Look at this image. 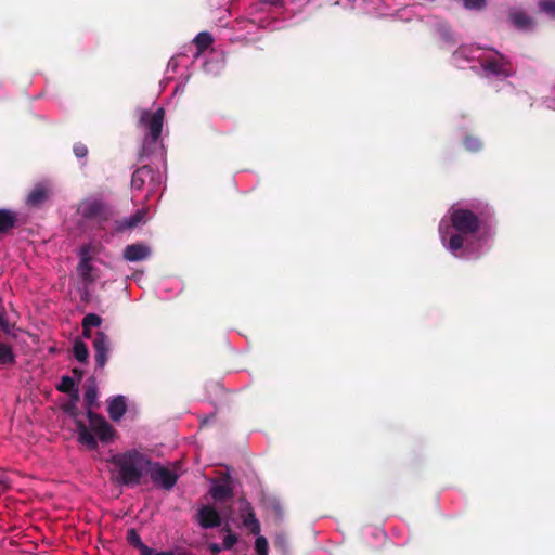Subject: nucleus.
<instances>
[{
	"mask_svg": "<svg viewBox=\"0 0 555 555\" xmlns=\"http://www.w3.org/2000/svg\"><path fill=\"white\" fill-rule=\"evenodd\" d=\"M50 191L42 184H37L28 194L26 204L33 208H40L49 198Z\"/></svg>",
	"mask_w": 555,
	"mask_h": 555,
	"instance_id": "dca6fc26",
	"label": "nucleus"
},
{
	"mask_svg": "<svg viewBox=\"0 0 555 555\" xmlns=\"http://www.w3.org/2000/svg\"><path fill=\"white\" fill-rule=\"evenodd\" d=\"M162 183V175L157 169L149 165H143L134 170L131 178L132 191L142 192L144 189L147 191V197L155 194Z\"/></svg>",
	"mask_w": 555,
	"mask_h": 555,
	"instance_id": "39448f33",
	"label": "nucleus"
},
{
	"mask_svg": "<svg viewBox=\"0 0 555 555\" xmlns=\"http://www.w3.org/2000/svg\"><path fill=\"white\" fill-rule=\"evenodd\" d=\"M0 330H2L5 333L10 332L9 322H8L7 318H5V312L4 311H0Z\"/></svg>",
	"mask_w": 555,
	"mask_h": 555,
	"instance_id": "c9c22d12",
	"label": "nucleus"
},
{
	"mask_svg": "<svg viewBox=\"0 0 555 555\" xmlns=\"http://www.w3.org/2000/svg\"><path fill=\"white\" fill-rule=\"evenodd\" d=\"M76 387L75 380L70 376H63L61 383L56 386V389L63 393L73 391Z\"/></svg>",
	"mask_w": 555,
	"mask_h": 555,
	"instance_id": "cd10ccee",
	"label": "nucleus"
},
{
	"mask_svg": "<svg viewBox=\"0 0 555 555\" xmlns=\"http://www.w3.org/2000/svg\"><path fill=\"white\" fill-rule=\"evenodd\" d=\"M73 352L77 361L81 363H86L88 361L89 350L88 346L83 341L76 340L73 347Z\"/></svg>",
	"mask_w": 555,
	"mask_h": 555,
	"instance_id": "5701e85b",
	"label": "nucleus"
},
{
	"mask_svg": "<svg viewBox=\"0 0 555 555\" xmlns=\"http://www.w3.org/2000/svg\"><path fill=\"white\" fill-rule=\"evenodd\" d=\"M165 118V109L159 107L153 114L149 112H144L141 117V122L144 124L147 128V133L144 138L142 149L140 152L141 157L149 156L153 154L158 147L160 134L163 131Z\"/></svg>",
	"mask_w": 555,
	"mask_h": 555,
	"instance_id": "7ed1b4c3",
	"label": "nucleus"
},
{
	"mask_svg": "<svg viewBox=\"0 0 555 555\" xmlns=\"http://www.w3.org/2000/svg\"><path fill=\"white\" fill-rule=\"evenodd\" d=\"M15 362V356L12 348L4 343H0V364H12Z\"/></svg>",
	"mask_w": 555,
	"mask_h": 555,
	"instance_id": "a878e982",
	"label": "nucleus"
},
{
	"mask_svg": "<svg viewBox=\"0 0 555 555\" xmlns=\"http://www.w3.org/2000/svg\"><path fill=\"white\" fill-rule=\"evenodd\" d=\"M68 396H69V401L68 402H73V403H76L79 401V391H78V388H75L73 391L70 392H66Z\"/></svg>",
	"mask_w": 555,
	"mask_h": 555,
	"instance_id": "4c0bfd02",
	"label": "nucleus"
},
{
	"mask_svg": "<svg viewBox=\"0 0 555 555\" xmlns=\"http://www.w3.org/2000/svg\"><path fill=\"white\" fill-rule=\"evenodd\" d=\"M223 531H227L228 534L223 538L222 546L224 550H231L237 543V535L231 531L229 526L223 528Z\"/></svg>",
	"mask_w": 555,
	"mask_h": 555,
	"instance_id": "c756f323",
	"label": "nucleus"
},
{
	"mask_svg": "<svg viewBox=\"0 0 555 555\" xmlns=\"http://www.w3.org/2000/svg\"><path fill=\"white\" fill-rule=\"evenodd\" d=\"M96 397H98L96 386L94 384L89 385L86 388L85 393H83L85 404H86L88 411H92V408L96 403Z\"/></svg>",
	"mask_w": 555,
	"mask_h": 555,
	"instance_id": "393cba45",
	"label": "nucleus"
},
{
	"mask_svg": "<svg viewBox=\"0 0 555 555\" xmlns=\"http://www.w3.org/2000/svg\"><path fill=\"white\" fill-rule=\"evenodd\" d=\"M126 540L131 546L137 548L141 555L151 554V547L142 542L138 531L134 528H131L127 531Z\"/></svg>",
	"mask_w": 555,
	"mask_h": 555,
	"instance_id": "412c9836",
	"label": "nucleus"
},
{
	"mask_svg": "<svg viewBox=\"0 0 555 555\" xmlns=\"http://www.w3.org/2000/svg\"><path fill=\"white\" fill-rule=\"evenodd\" d=\"M82 336L87 339H90L92 337L91 328L82 327Z\"/></svg>",
	"mask_w": 555,
	"mask_h": 555,
	"instance_id": "ea45409f",
	"label": "nucleus"
},
{
	"mask_svg": "<svg viewBox=\"0 0 555 555\" xmlns=\"http://www.w3.org/2000/svg\"><path fill=\"white\" fill-rule=\"evenodd\" d=\"M464 147L472 153L479 152L482 149V142L478 137L466 135L463 140Z\"/></svg>",
	"mask_w": 555,
	"mask_h": 555,
	"instance_id": "bb28decb",
	"label": "nucleus"
},
{
	"mask_svg": "<svg viewBox=\"0 0 555 555\" xmlns=\"http://www.w3.org/2000/svg\"><path fill=\"white\" fill-rule=\"evenodd\" d=\"M214 42L212 36L207 31L199 33L195 39L194 43L199 52H204L209 46Z\"/></svg>",
	"mask_w": 555,
	"mask_h": 555,
	"instance_id": "b1692460",
	"label": "nucleus"
},
{
	"mask_svg": "<svg viewBox=\"0 0 555 555\" xmlns=\"http://www.w3.org/2000/svg\"><path fill=\"white\" fill-rule=\"evenodd\" d=\"M196 520L204 529L217 528L222 522L219 512L210 505H203L198 508L196 513Z\"/></svg>",
	"mask_w": 555,
	"mask_h": 555,
	"instance_id": "9b49d317",
	"label": "nucleus"
},
{
	"mask_svg": "<svg viewBox=\"0 0 555 555\" xmlns=\"http://www.w3.org/2000/svg\"><path fill=\"white\" fill-rule=\"evenodd\" d=\"M126 410L127 405L124 396H116L109 400L107 411L111 420L119 421L126 413Z\"/></svg>",
	"mask_w": 555,
	"mask_h": 555,
	"instance_id": "a211bd4d",
	"label": "nucleus"
},
{
	"mask_svg": "<svg viewBox=\"0 0 555 555\" xmlns=\"http://www.w3.org/2000/svg\"><path fill=\"white\" fill-rule=\"evenodd\" d=\"M208 548L212 555H219L221 551L224 550L223 546L218 543L209 544Z\"/></svg>",
	"mask_w": 555,
	"mask_h": 555,
	"instance_id": "e433bc0d",
	"label": "nucleus"
},
{
	"mask_svg": "<svg viewBox=\"0 0 555 555\" xmlns=\"http://www.w3.org/2000/svg\"><path fill=\"white\" fill-rule=\"evenodd\" d=\"M508 20L519 30H532L535 26V21L524 11L511 12Z\"/></svg>",
	"mask_w": 555,
	"mask_h": 555,
	"instance_id": "f3484780",
	"label": "nucleus"
},
{
	"mask_svg": "<svg viewBox=\"0 0 555 555\" xmlns=\"http://www.w3.org/2000/svg\"><path fill=\"white\" fill-rule=\"evenodd\" d=\"M538 5L540 11L555 16V0H539Z\"/></svg>",
	"mask_w": 555,
	"mask_h": 555,
	"instance_id": "2f4dec72",
	"label": "nucleus"
},
{
	"mask_svg": "<svg viewBox=\"0 0 555 555\" xmlns=\"http://www.w3.org/2000/svg\"><path fill=\"white\" fill-rule=\"evenodd\" d=\"M78 214L86 220L103 228L114 217L113 207L101 198L83 199L78 206Z\"/></svg>",
	"mask_w": 555,
	"mask_h": 555,
	"instance_id": "20e7f679",
	"label": "nucleus"
},
{
	"mask_svg": "<svg viewBox=\"0 0 555 555\" xmlns=\"http://www.w3.org/2000/svg\"><path fill=\"white\" fill-rule=\"evenodd\" d=\"M463 4L468 10H482L486 4L487 0H463Z\"/></svg>",
	"mask_w": 555,
	"mask_h": 555,
	"instance_id": "473e14b6",
	"label": "nucleus"
},
{
	"mask_svg": "<svg viewBox=\"0 0 555 555\" xmlns=\"http://www.w3.org/2000/svg\"><path fill=\"white\" fill-rule=\"evenodd\" d=\"M92 270H93V267L90 263V257L88 256V248L86 246H83L81 248V259L78 263L77 271L85 282L91 283V282H93V278L91 275Z\"/></svg>",
	"mask_w": 555,
	"mask_h": 555,
	"instance_id": "6ab92c4d",
	"label": "nucleus"
},
{
	"mask_svg": "<svg viewBox=\"0 0 555 555\" xmlns=\"http://www.w3.org/2000/svg\"><path fill=\"white\" fill-rule=\"evenodd\" d=\"M480 65L486 72L496 77H508L512 74L509 61L499 52H495V55L482 59Z\"/></svg>",
	"mask_w": 555,
	"mask_h": 555,
	"instance_id": "0eeeda50",
	"label": "nucleus"
},
{
	"mask_svg": "<svg viewBox=\"0 0 555 555\" xmlns=\"http://www.w3.org/2000/svg\"><path fill=\"white\" fill-rule=\"evenodd\" d=\"M87 416L90 423V433L93 431L100 441L108 443L115 436L114 427L101 415L87 411Z\"/></svg>",
	"mask_w": 555,
	"mask_h": 555,
	"instance_id": "6e6552de",
	"label": "nucleus"
},
{
	"mask_svg": "<svg viewBox=\"0 0 555 555\" xmlns=\"http://www.w3.org/2000/svg\"><path fill=\"white\" fill-rule=\"evenodd\" d=\"M62 410L70 417L75 418L78 441L87 446L90 450H95L98 448L96 438L92 433H90L89 428L83 423V421L77 418L79 415L77 404L73 402H67L63 404Z\"/></svg>",
	"mask_w": 555,
	"mask_h": 555,
	"instance_id": "423d86ee",
	"label": "nucleus"
},
{
	"mask_svg": "<svg viewBox=\"0 0 555 555\" xmlns=\"http://www.w3.org/2000/svg\"><path fill=\"white\" fill-rule=\"evenodd\" d=\"M96 367L103 369L108 360L111 341L104 332H96L92 341Z\"/></svg>",
	"mask_w": 555,
	"mask_h": 555,
	"instance_id": "9d476101",
	"label": "nucleus"
},
{
	"mask_svg": "<svg viewBox=\"0 0 555 555\" xmlns=\"http://www.w3.org/2000/svg\"><path fill=\"white\" fill-rule=\"evenodd\" d=\"M263 3H269V4H279L281 2V0H261Z\"/></svg>",
	"mask_w": 555,
	"mask_h": 555,
	"instance_id": "79ce46f5",
	"label": "nucleus"
},
{
	"mask_svg": "<svg viewBox=\"0 0 555 555\" xmlns=\"http://www.w3.org/2000/svg\"><path fill=\"white\" fill-rule=\"evenodd\" d=\"M150 555H173V552L172 551H167V552L156 553L153 548H151V554Z\"/></svg>",
	"mask_w": 555,
	"mask_h": 555,
	"instance_id": "a19ab883",
	"label": "nucleus"
},
{
	"mask_svg": "<svg viewBox=\"0 0 555 555\" xmlns=\"http://www.w3.org/2000/svg\"><path fill=\"white\" fill-rule=\"evenodd\" d=\"M267 514L275 521L282 522L285 516L284 506L275 496H264L261 501Z\"/></svg>",
	"mask_w": 555,
	"mask_h": 555,
	"instance_id": "ddd939ff",
	"label": "nucleus"
},
{
	"mask_svg": "<svg viewBox=\"0 0 555 555\" xmlns=\"http://www.w3.org/2000/svg\"><path fill=\"white\" fill-rule=\"evenodd\" d=\"M209 494L217 502H223L232 499L234 492L231 478L227 476L221 482L214 483L209 490Z\"/></svg>",
	"mask_w": 555,
	"mask_h": 555,
	"instance_id": "f8f14e48",
	"label": "nucleus"
},
{
	"mask_svg": "<svg viewBox=\"0 0 555 555\" xmlns=\"http://www.w3.org/2000/svg\"><path fill=\"white\" fill-rule=\"evenodd\" d=\"M150 255L151 249L142 243L127 245L124 249V258L130 262L144 260Z\"/></svg>",
	"mask_w": 555,
	"mask_h": 555,
	"instance_id": "2eb2a0df",
	"label": "nucleus"
},
{
	"mask_svg": "<svg viewBox=\"0 0 555 555\" xmlns=\"http://www.w3.org/2000/svg\"><path fill=\"white\" fill-rule=\"evenodd\" d=\"M73 373H74L75 375H77L78 377H81V376H82V371H81V370H79V369H73Z\"/></svg>",
	"mask_w": 555,
	"mask_h": 555,
	"instance_id": "37998d69",
	"label": "nucleus"
},
{
	"mask_svg": "<svg viewBox=\"0 0 555 555\" xmlns=\"http://www.w3.org/2000/svg\"><path fill=\"white\" fill-rule=\"evenodd\" d=\"M17 223L16 212L10 209H0V235L8 234Z\"/></svg>",
	"mask_w": 555,
	"mask_h": 555,
	"instance_id": "aec40b11",
	"label": "nucleus"
},
{
	"mask_svg": "<svg viewBox=\"0 0 555 555\" xmlns=\"http://www.w3.org/2000/svg\"><path fill=\"white\" fill-rule=\"evenodd\" d=\"M242 524L250 534L258 535L261 531L260 522L256 518V514H248L247 517H243Z\"/></svg>",
	"mask_w": 555,
	"mask_h": 555,
	"instance_id": "4be33fe9",
	"label": "nucleus"
},
{
	"mask_svg": "<svg viewBox=\"0 0 555 555\" xmlns=\"http://www.w3.org/2000/svg\"><path fill=\"white\" fill-rule=\"evenodd\" d=\"M102 323V318L95 313H88L87 315H85V318L82 319V322H81V326L82 327H89V328H92V327H98L100 326Z\"/></svg>",
	"mask_w": 555,
	"mask_h": 555,
	"instance_id": "c85d7f7f",
	"label": "nucleus"
},
{
	"mask_svg": "<svg viewBox=\"0 0 555 555\" xmlns=\"http://www.w3.org/2000/svg\"><path fill=\"white\" fill-rule=\"evenodd\" d=\"M147 472L153 482L160 485L165 490H171L178 481V475L159 463L152 462Z\"/></svg>",
	"mask_w": 555,
	"mask_h": 555,
	"instance_id": "1a4fd4ad",
	"label": "nucleus"
},
{
	"mask_svg": "<svg viewBox=\"0 0 555 555\" xmlns=\"http://www.w3.org/2000/svg\"><path fill=\"white\" fill-rule=\"evenodd\" d=\"M255 550H256L257 555H268L269 554L268 541L263 535H260V533L256 538Z\"/></svg>",
	"mask_w": 555,
	"mask_h": 555,
	"instance_id": "7c9ffc66",
	"label": "nucleus"
},
{
	"mask_svg": "<svg viewBox=\"0 0 555 555\" xmlns=\"http://www.w3.org/2000/svg\"><path fill=\"white\" fill-rule=\"evenodd\" d=\"M73 152L77 158H85L88 155V147L83 143L77 142L74 144Z\"/></svg>",
	"mask_w": 555,
	"mask_h": 555,
	"instance_id": "f704fd0d",
	"label": "nucleus"
},
{
	"mask_svg": "<svg viewBox=\"0 0 555 555\" xmlns=\"http://www.w3.org/2000/svg\"><path fill=\"white\" fill-rule=\"evenodd\" d=\"M108 462L117 468V475L113 477V480L118 485L128 487L140 485L143 475L152 465V460L138 450L114 454Z\"/></svg>",
	"mask_w": 555,
	"mask_h": 555,
	"instance_id": "f257e3e1",
	"label": "nucleus"
},
{
	"mask_svg": "<svg viewBox=\"0 0 555 555\" xmlns=\"http://www.w3.org/2000/svg\"><path fill=\"white\" fill-rule=\"evenodd\" d=\"M146 212V209L141 208L128 218L116 220L115 230L117 232H124L137 228L141 222L144 221Z\"/></svg>",
	"mask_w": 555,
	"mask_h": 555,
	"instance_id": "4468645a",
	"label": "nucleus"
},
{
	"mask_svg": "<svg viewBox=\"0 0 555 555\" xmlns=\"http://www.w3.org/2000/svg\"><path fill=\"white\" fill-rule=\"evenodd\" d=\"M450 223L456 233L450 236L446 247L453 254L463 248L465 236L476 234L481 228L480 218L465 208H453L450 211Z\"/></svg>",
	"mask_w": 555,
	"mask_h": 555,
	"instance_id": "f03ea898",
	"label": "nucleus"
},
{
	"mask_svg": "<svg viewBox=\"0 0 555 555\" xmlns=\"http://www.w3.org/2000/svg\"><path fill=\"white\" fill-rule=\"evenodd\" d=\"M9 490L8 481L3 478H0V495L5 493Z\"/></svg>",
	"mask_w": 555,
	"mask_h": 555,
	"instance_id": "58836bf2",
	"label": "nucleus"
},
{
	"mask_svg": "<svg viewBox=\"0 0 555 555\" xmlns=\"http://www.w3.org/2000/svg\"><path fill=\"white\" fill-rule=\"evenodd\" d=\"M240 501H241V507H240L241 518L247 517L248 514H255L251 504L245 498H242Z\"/></svg>",
	"mask_w": 555,
	"mask_h": 555,
	"instance_id": "72a5a7b5",
	"label": "nucleus"
}]
</instances>
